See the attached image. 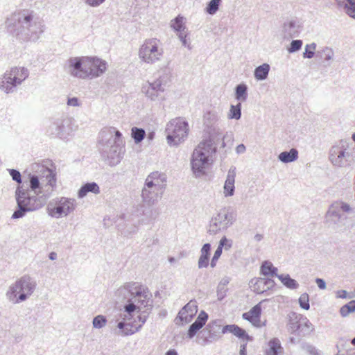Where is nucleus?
I'll list each match as a JSON object with an SVG mask.
<instances>
[{
	"label": "nucleus",
	"instance_id": "1",
	"mask_svg": "<svg viewBox=\"0 0 355 355\" xmlns=\"http://www.w3.org/2000/svg\"><path fill=\"white\" fill-rule=\"evenodd\" d=\"M31 172L24 175L21 184L15 191L17 207L12 214V218H23L26 213L42 208L50 196V192L44 191V185L53 187L56 184L55 174L44 165L34 163L31 166Z\"/></svg>",
	"mask_w": 355,
	"mask_h": 355
},
{
	"label": "nucleus",
	"instance_id": "2",
	"mask_svg": "<svg viewBox=\"0 0 355 355\" xmlns=\"http://www.w3.org/2000/svg\"><path fill=\"white\" fill-rule=\"evenodd\" d=\"M7 31L19 40L37 41L44 32V24L33 10H23L6 18Z\"/></svg>",
	"mask_w": 355,
	"mask_h": 355
},
{
	"label": "nucleus",
	"instance_id": "3",
	"mask_svg": "<svg viewBox=\"0 0 355 355\" xmlns=\"http://www.w3.org/2000/svg\"><path fill=\"white\" fill-rule=\"evenodd\" d=\"M98 148L103 159L108 165L116 166L125 153V142L122 134L114 127L102 129L98 135Z\"/></svg>",
	"mask_w": 355,
	"mask_h": 355
},
{
	"label": "nucleus",
	"instance_id": "4",
	"mask_svg": "<svg viewBox=\"0 0 355 355\" xmlns=\"http://www.w3.org/2000/svg\"><path fill=\"white\" fill-rule=\"evenodd\" d=\"M353 215H355V206L337 200L329 206L324 216V223L329 229L344 232L349 227V216Z\"/></svg>",
	"mask_w": 355,
	"mask_h": 355
},
{
	"label": "nucleus",
	"instance_id": "5",
	"mask_svg": "<svg viewBox=\"0 0 355 355\" xmlns=\"http://www.w3.org/2000/svg\"><path fill=\"white\" fill-rule=\"evenodd\" d=\"M216 153V147L211 139L200 142L194 149L191 157V168L195 178H200L207 174L212 164V156Z\"/></svg>",
	"mask_w": 355,
	"mask_h": 355
},
{
	"label": "nucleus",
	"instance_id": "6",
	"mask_svg": "<svg viewBox=\"0 0 355 355\" xmlns=\"http://www.w3.org/2000/svg\"><path fill=\"white\" fill-rule=\"evenodd\" d=\"M166 177L158 171L151 173L146 179L141 191L143 202L155 204L162 198L166 189Z\"/></svg>",
	"mask_w": 355,
	"mask_h": 355
},
{
	"label": "nucleus",
	"instance_id": "7",
	"mask_svg": "<svg viewBox=\"0 0 355 355\" xmlns=\"http://www.w3.org/2000/svg\"><path fill=\"white\" fill-rule=\"evenodd\" d=\"M36 287L37 282L33 277L24 275L9 286L6 296L10 302L19 304L29 298Z\"/></svg>",
	"mask_w": 355,
	"mask_h": 355
},
{
	"label": "nucleus",
	"instance_id": "8",
	"mask_svg": "<svg viewBox=\"0 0 355 355\" xmlns=\"http://www.w3.org/2000/svg\"><path fill=\"white\" fill-rule=\"evenodd\" d=\"M118 295L123 296V298L132 297L134 302L138 306V311L144 307L153 306V300L151 299V294L141 285L137 283L129 282L120 287L117 291Z\"/></svg>",
	"mask_w": 355,
	"mask_h": 355
},
{
	"label": "nucleus",
	"instance_id": "9",
	"mask_svg": "<svg viewBox=\"0 0 355 355\" xmlns=\"http://www.w3.org/2000/svg\"><path fill=\"white\" fill-rule=\"evenodd\" d=\"M29 76V71L24 67H15L6 71L0 82V89L6 94L12 93Z\"/></svg>",
	"mask_w": 355,
	"mask_h": 355
},
{
	"label": "nucleus",
	"instance_id": "10",
	"mask_svg": "<svg viewBox=\"0 0 355 355\" xmlns=\"http://www.w3.org/2000/svg\"><path fill=\"white\" fill-rule=\"evenodd\" d=\"M166 132L168 144L176 146L187 137L188 122L182 118L173 119L167 124Z\"/></svg>",
	"mask_w": 355,
	"mask_h": 355
},
{
	"label": "nucleus",
	"instance_id": "11",
	"mask_svg": "<svg viewBox=\"0 0 355 355\" xmlns=\"http://www.w3.org/2000/svg\"><path fill=\"white\" fill-rule=\"evenodd\" d=\"M236 218V213L231 207L220 209L217 214L211 218L207 232L215 234L218 232L230 227Z\"/></svg>",
	"mask_w": 355,
	"mask_h": 355
},
{
	"label": "nucleus",
	"instance_id": "12",
	"mask_svg": "<svg viewBox=\"0 0 355 355\" xmlns=\"http://www.w3.org/2000/svg\"><path fill=\"white\" fill-rule=\"evenodd\" d=\"M74 198L60 197L52 199L47 205V212L49 216L55 218L66 217L72 213L76 207Z\"/></svg>",
	"mask_w": 355,
	"mask_h": 355
},
{
	"label": "nucleus",
	"instance_id": "13",
	"mask_svg": "<svg viewBox=\"0 0 355 355\" xmlns=\"http://www.w3.org/2000/svg\"><path fill=\"white\" fill-rule=\"evenodd\" d=\"M329 159L333 165L338 167L350 165L354 162V156L347 141L340 140L331 148Z\"/></svg>",
	"mask_w": 355,
	"mask_h": 355
},
{
	"label": "nucleus",
	"instance_id": "14",
	"mask_svg": "<svg viewBox=\"0 0 355 355\" xmlns=\"http://www.w3.org/2000/svg\"><path fill=\"white\" fill-rule=\"evenodd\" d=\"M162 49H159L156 39L146 40L139 49V58L145 62L153 64L159 60Z\"/></svg>",
	"mask_w": 355,
	"mask_h": 355
},
{
	"label": "nucleus",
	"instance_id": "15",
	"mask_svg": "<svg viewBox=\"0 0 355 355\" xmlns=\"http://www.w3.org/2000/svg\"><path fill=\"white\" fill-rule=\"evenodd\" d=\"M70 130L69 119L58 118L51 123L47 131L53 137L65 139L69 135Z\"/></svg>",
	"mask_w": 355,
	"mask_h": 355
},
{
	"label": "nucleus",
	"instance_id": "16",
	"mask_svg": "<svg viewBox=\"0 0 355 355\" xmlns=\"http://www.w3.org/2000/svg\"><path fill=\"white\" fill-rule=\"evenodd\" d=\"M165 88L162 86L160 81H153L148 83L142 87V92L151 101H163L164 99Z\"/></svg>",
	"mask_w": 355,
	"mask_h": 355
},
{
	"label": "nucleus",
	"instance_id": "17",
	"mask_svg": "<svg viewBox=\"0 0 355 355\" xmlns=\"http://www.w3.org/2000/svg\"><path fill=\"white\" fill-rule=\"evenodd\" d=\"M198 311V305L196 300L189 302L179 312L175 318L176 324H182L189 323Z\"/></svg>",
	"mask_w": 355,
	"mask_h": 355
},
{
	"label": "nucleus",
	"instance_id": "18",
	"mask_svg": "<svg viewBox=\"0 0 355 355\" xmlns=\"http://www.w3.org/2000/svg\"><path fill=\"white\" fill-rule=\"evenodd\" d=\"M268 300H263L254 306H253L249 311L243 313L242 317L244 320L249 321L252 326L260 328L266 326V321L261 322V303L267 301Z\"/></svg>",
	"mask_w": 355,
	"mask_h": 355
},
{
	"label": "nucleus",
	"instance_id": "19",
	"mask_svg": "<svg viewBox=\"0 0 355 355\" xmlns=\"http://www.w3.org/2000/svg\"><path fill=\"white\" fill-rule=\"evenodd\" d=\"M154 204L147 205L143 202L137 208V216H141L142 218L141 220L144 223H149L155 220L159 214L157 208L153 207Z\"/></svg>",
	"mask_w": 355,
	"mask_h": 355
},
{
	"label": "nucleus",
	"instance_id": "20",
	"mask_svg": "<svg viewBox=\"0 0 355 355\" xmlns=\"http://www.w3.org/2000/svg\"><path fill=\"white\" fill-rule=\"evenodd\" d=\"M275 284V282L269 278H254L250 282L252 290L257 294L263 293L272 288Z\"/></svg>",
	"mask_w": 355,
	"mask_h": 355
},
{
	"label": "nucleus",
	"instance_id": "21",
	"mask_svg": "<svg viewBox=\"0 0 355 355\" xmlns=\"http://www.w3.org/2000/svg\"><path fill=\"white\" fill-rule=\"evenodd\" d=\"M82 57H71L67 61V72L73 77L80 78L82 72Z\"/></svg>",
	"mask_w": 355,
	"mask_h": 355
},
{
	"label": "nucleus",
	"instance_id": "22",
	"mask_svg": "<svg viewBox=\"0 0 355 355\" xmlns=\"http://www.w3.org/2000/svg\"><path fill=\"white\" fill-rule=\"evenodd\" d=\"M301 27L302 25L299 20L291 19L284 23L282 31L286 37L292 38L298 36Z\"/></svg>",
	"mask_w": 355,
	"mask_h": 355
},
{
	"label": "nucleus",
	"instance_id": "23",
	"mask_svg": "<svg viewBox=\"0 0 355 355\" xmlns=\"http://www.w3.org/2000/svg\"><path fill=\"white\" fill-rule=\"evenodd\" d=\"M227 332L232 333L237 338L241 339L244 343H248V341L252 340V337L250 336L244 329L236 324H227L224 326L222 329V333L226 334Z\"/></svg>",
	"mask_w": 355,
	"mask_h": 355
},
{
	"label": "nucleus",
	"instance_id": "24",
	"mask_svg": "<svg viewBox=\"0 0 355 355\" xmlns=\"http://www.w3.org/2000/svg\"><path fill=\"white\" fill-rule=\"evenodd\" d=\"M227 332L232 333L237 338L241 339L244 343H248V341L252 340V337L250 336L244 329L236 324H227L224 326L222 329V333L226 334Z\"/></svg>",
	"mask_w": 355,
	"mask_h": 355
},
{
	"label": "nucleus",
	"instance_id": "25",
	"mask_svg": "<svg viewBox=\"0 0 355 355\" xmlns=\"http://www.w3.org/2000/svg\"><path fill=\"white\" fill-rule=\"evenodd\" d=\"M236 168L232 167L227 173V175L223 187L224 196L225 197L232 196L234 193L235 187Z\"/></svg>",
	"mask_w": 355,
	"mask_h": 355
},
{
	"label": "nucleus",
	"instance_id": "26",
	"mask_svg": "<svg viewBox=\"0 0 355 355\" xmlns=\"http://www.w3.org/2000/svg\"><path fill=\"white\" fill-rule=\"evenodd\" d=\"M92 78L99 77L106 70V62L98 58L91 57Z\"/></svg>",
	"mask_w": 355,
	"mask_h": 355
},
{
	"label": "nucleus",
	"instance_id": "27",
	"mask_svg": "<svg viewBox=\"0 0 355 355\" xmlns=\"http://www.w3.org/2000/svg\"><path fill=\"white\" fill-rule=\"evenodd\" d=\"M89 193L94 194H98L100 193V188L97 183L91 182L83 184L78 191V197L80 199L83 198Z\"/></svg>",
	"mask_w": 355,
	"mask_h": 355
},
{
	"label": "nucleus",
	"instance_id": "28",
	"mask_svg": "<svg viewBox=\"0 0 355 355\" xmlns=\"http://www.w3.org/2000/svg\"><path fill=\"white\" fill-rule=\"evenodd\" d=\"M301 317V315H298L295 313H291L288 315V322L287 324V329L291 334L300 332Z\"/></svg>",
	"mask_w": 355,
	"mask_h": 355
},
{
	"label": "nucleus",
	"instance_id": "29",
	"mask_svg": "<svg viewBox=\"0 0 355 355\" xmlns=\"http://www.w3.org/2000/svg\"><path fill=\"white\" fill-rule=\"evenodd\" d=\"M284 349L281 345L280 340L274 338L268 343V348L266 351V355H283Z\"/></svg>",
	"mask_w": 355,
	"mask_h": 355
},
{
	"label": "nucleus",
	"instance_id": "30",
	"mask_svg": "<svg viewBox=\"0 0 355 355\" xmlns=\"http://www.w3.org/2000/svg\"><path fill=\"white\" fill-rule=\"evenodd\" d=\"M298 158V150L293 148L288 151H283L278 155V159L283 163H291Z\"/></svg>",
	"mask_w": 355,
	"mask_h": 355
},
{
	"label": "nucleus",
	"instance_id": "31",
	"mask_svg": "<svg viewBox=\"0 0 355 355\" xmlns=\"http://www.w3.org/2000/svg\"><path fill=\"white\" fill-rule=\"evenodd\" d=\"M91 57L88 56H83L82 60V72H81V79H92V64H91Z\"/></svg>",
	"mask_w": 355,
	"mask_h": 355
},
{
	"label": "nucleus",
	"instance_id": "32",
	"mask_svg": "<svg viewBox=\"0 0 355 355\" xmlns=\"http://www.w3.org/2000/svg\"><path fill=\"white\" fill-rule=\"evenodd\" d=\"M270 69V65L267 63L257 67L254 71L255 79L257 80H266L268 76Z\"/></svg>",
	"mask_w": 355,
	"mask_h": 355
},
{
	"label": "nucleus",
	"instance_id": "33",
	"mask_svg": "<svg viewBox=\"0 0 355 355\" xmlns=\"http://www.w3.org/2000/svg\"><path fill=\"white\" fill-rule=\"evenodd\" d=\"M235 98L241 102H244L248 98V86L245 83H240L235 87Z\"/></svg>",
	"mask_w": 355,
	"mask_h": 355
},
{
	"label": "nucleus",
	"instance_id": "34",
	"mask_svg": "<svg viewBox=\"0 0 355 355\" xmlns=\"http://www.w3.org/2000/svg\"><path fill=\"white\" fill-rule=\"evenodd\" d=\"M210 247L211 245H203L201 250V255L198 263L199 268L207 267L210 256Z\"/></svg>",
	"mask_w": 355,
	"mask_h": 355
},
{
	"label": "nucleus",
	"instance_id": "35",
	"mask_svg": "<svg viewBox=\"0 0 355 355\" xmlns=\"http://www.w3.org/2000/svg\"><path fill=\"white\" fill-rule=\"evenodd\" d=\"M334 55V52L333 49L329 47H324L322 50L318 51L316 53V57L324 60V61L327 62L325 66L330 65V61L332 60Z\"/></svg>",
	"mask_w": 355,
	"mask_h": 355
},
{
	"label": "nucleus",
	"instance_id": "36",
	"mask_svg": "<svg viewBox=\"0 0 355 355\" xmlns=\"http://www.w3.org/2000/svg\"><path fill=\"white\" fill-rule=\"evenodd\" d=\"M281 282L288 288L297 289L299 284L296 280L292 279L289 275H280L277 276Z\"/></svg>",
	"mask_w": 355,
	"mask_h": 355
},
{
	"label": "nucleus",
	"instance_id": "37",
	"mask_svg": "<svg viewBox=\"0 0 355 355\" xmlns=\"http://www.w3.org/2000/svg\"><path fill=\"white\" fill-rule=\"evenodd\" d=\"M277 268L274 267L272 263L268 261H265L261 266V272L265 276L277 277Z\"/></svg>",
	"mask_w": 355,
	"mask_h": 355
},
{
	"label": "nucleus",
	"instance_id": "38",
	"mask_svg": "<svg viewBox=\"0 0 355 355\" xmlns=\"http://www.w3.org/2000/svg\"><path fill=\"white\" fill-rule=\"evenodd\" d=\"M171 26L177 33L184 31L186 30V26L184 23V17L180 15L176 17L171 21Z\"/></svg>",
	"mask_w": 355,
	"mask_h": 355
},
{
	"label": "nucleus",
	"instance_id": "39",
	"mask_svg": "<svg viewBox=\"0 0 355 355\" xmlns=\"http://www.w3.org/2000/svg\"><path fill=\"white\" fill-rule=\"evenodd\" d=\"M140 330V327H136L134 324L126 323L123 330L119 331L116 334L121 336H127L134 334Z\"/></svg>",
	"mask_w": 355,
	"mask_h": 355
},
{
	"label": "nucleus",
	"instance_id": "40",
	"mask_svg": "<svg viewBox=\"0 0 355 355\" xmlns=\"http://www.w3.org/2000/svg\"><path fill=\"white\" fill-rule=\"evenodd\" d=\"M313 330V326L306 317H301V322L300 326V332L303 334H309Z\"/></svg>",
	"mask_w": 355,
	"mask_h": 355
},
{
	"label": "nucleus",
	"instance_id": "41",
	"mask_svg": "<svg viewBox=\"0 0 355 355\" xmlns=\"http://www.w3.org/2000/svg\"><path fill=\"white\" fill-rule=\"evenodd\" d=\"M159 73H161V71ZM170 77L171 71L168 68L165 67L162 71V74H159L158 78L155 81H160L162 83V86L164 87V88H165V87L170 81Z\"/></svg>",
	"mask_w": 355,
	"mask_h": 355
},
{
	"label": "nucleus",
	"instance_id": "42",
	"mask_svg": "<svg viewBox=\"0 0 355 355\" xmlns=\"http://www.w3.org/2000/svg\"><path fill=\"white\" fill-rule=\"evenodd\" d=\"M221 1V0H210L205 8L206 12L211 15L216 14L219 9Z\"/></svg>",
	"mask_w": 355,
	"mask_h": 355
},
{
	"label": "nucleus",
	"instance_id": "43",
	"mask_svg": "<svg viewBox=\"0 0 355 355\" xmlns=\"http://www.w3.org/2000/svg\"><path fill=\"white\" fill-rule=\"evenodd\" d=\"M131 135L135 142L139 144L144 139L146 133L143 129L135 127L132 129Z\"/></svg>",
	"mask_w": 355,
	"mask_h": 355
},
{
	"label": "nucleus",
	"instance_id": "44",
	"mask_svg": "<svg viewBox=\"0 0 355 355\" xmlns=\"http://www.w3.org/2000/svg\"><path fill=\"white\" fill-rule=\"evenodd\" d=\"M124 309L128 315H125L123 319L125 320H129L132 317V313L138 309V306L135 302H134V300L131 298L130 300V303L125 305Z\"/></svg>",
	"mask_w": 355,
	"mask_h": 355
},
{
	"label": "nucleus",
	"instance_id": "45",
	"mask_svg": "<svg viewBox=\"0 0 355 355\" xmlns=\"http://www.w3.org/2000/svg\"><path fill=\"white\" fill-rule=\"evenodd\" d=\"M107 318L103 315H98L94 318L92 321L93 327L95 329H102L107 324Z\"/></svg>",
	"mask_w": 355,
	"mask_h": 355
},
{
	"label": "nucleus",
	"instance_id": "46",
	"mask_svg": "<svg viewBox=\"0 0 355 355\" xmlns=\"http://www.w3.org/2000/svg\"><path fill=\"white\" fill-rule=\"evenodd\" d=\"M241 116V103H239L237 105H232L230 107L229 118L239 119Z\"/></svg>",
	"mask_w": 355,
	"mask_h": 355
},
{
	"label": "nucleus",
	"instance_id": "47",
	"mask_svg": "<svg viewBox=\"0 0 355 355\" xmlns=\"http://www.w3.org/2000/svg\"><path fill=\"white\" fill-rule=\"evenodd\" d=\"M355 311V300H352L340 308V313L343 317H346L350 313Z\"/></svg>",
	"mask_w": 355,
	"mask_h": 355
},
{
	"label": "nucleus",
	"instance_id": "48",
	"mask_svg": "<svg viewBox=\"0 0 355 355\" xmlns=\"http://www.w3.org/2000/svg\"><path fill=\"white\" fill-rule=\"evenodd\" d=\"M316 46V44L314 42L309 44H306L305 46V51L303 53V58L309 59L312 58L315 55Z\"/></svg>",
	"mask_w": 355,
	"mask_h": 355
},
{
	"label": "nucleus",
	"instance_id": "49",
	"mask_svg": "<svg viewBox=\"0 0 355 355\" xmlns=\"http://www.w3.org/2000/svg\"><path fill=\"white\" fill-rule=\"evenodd\" d=\"M299 304L301 308L309 310L310 308L309 296L306 293L302 294L299 298Z\"/></svg>",
	"mask_w": 355,
	"mask_h": 355
},
{
	"label": "nucleus",
	"instance_id": "50",
	"mask_svg": "<svg viewBox=\"0 0 355 355\" xmlns=\"http://www.w3.org/2000/svg\"><path fill=\"white\" fill-rule=\"evenodd\" d=\"M303 42L301 40H292L290 46L288 48V51L290 53H295L301 49Z\"/></svg>",
	"mask_w": 355,
	"mask_h": 355
},
{
	"label": "nucleus",
	"instance_id": "51",
	"mask_svg": "<svg viewBox=\"0 0 355 355\" xmlns=\"http://www.w3.org/2000/svg\"><path fill=\"white\" fill-rule=\"evenodd\" d=\"M207 319V313L204 311H201L193 324H197V326H199V327L202 328L205 324Z\"/></svg>",
	"mask_w": 355,
	"mask_h": 355
},
{
	"label": "nucleus",
	"instance_id": "52",
	"mask_svg": "<svg viewBox=\"0 0 355 355\" xmlns=\"http://www.w3.org/2000/svg\"><path fill=\"white\" fill-rule=\"evenodd\" d=\"M8 172L12 180L15 181L19 184H21L23 183L21 175L19 171L12 168L8 169Z\"/></svg>",
	"mask_w": 355,
	"mask_h": 355
},
{
	"label": "nucleus",
	"instance_id": "53",
	"mask_svg": "<svg viewBox=\"0 0 355 355\" xmlns=\"http://www.w3.org/2000/svg\"><path fill=\"white\" fill-rule=\"evenodd\" d=\"M224 245H218V248L215 251L214 255L211 259V267L214 268L216 266V261L218 259V258L220 257L222 253L223 247Z\"/></svg>",
	"mask_w": 355,
	"mask_h": 355
},
{
	"label": "nucleus",
	"instance_id": "54",
	"mask_svg": "<svg viewBox=\"0 0 355 355\" xmlns=\"http://www.w3.org/2000/svg\"><path fill=\"white\" fill-rule=\"evenodd\" d=\"M216 116L214 114L211 112H207L204 116V123L207 127H210L212 125L214 121L215 120Z\"/></svg>",
	"mask_w": 355,
	"mask_h": 355
},
{
	"label": "nucleus",
	"instance_id": "55",
	"mask_svg": "<svg viewBox=\"0 0 355 355\" xmlns=\"http://www.w3.org/2000/svg\"><path fill=\"white\" fill-rule=\"evenodd\" d=\"M305 349L309 355H323L321 351L311 345H307L305 347Z\"/></svg>",
	"mask_w": 355,
	"mask_h": 355
},
{
	"label": "nucleus",
	"instance_id": "56",
	"mask_svg": "<svg viewBox=\"0 0 355 355\" xmlns=\"http://www.w3.org/2000/svg\"><path fill=\"white\" fill-rule=\"evenodd\" d=\"M201 328L199 327V326H197V324H192L190 327H189V329L188 330V333H187V335H188V337L189 338H192L196 334L197 332Z\"/></svg>",
	"mask_w": 355,
	"mask_h": 355
},
{
	"label": "nucleus",
	"instance_id": "57",
	"mask_svg": "<svg viewBox=\"0 0 355 355\" xmlns=\"http://www.w3.org/2000/svg\"><path fill=\"white\" fill-rule=\"evenodd\" d=\"M178 37L180 40L182 42V44L184 46H189V45L187 44V40L186 39L187 33L186 31H180L178 33Z\"/></svg>",
	"mask_w": 355,
	"mask_h": 355
},
{
	"label": "nucleus",
	"instance_id": "58",
	"mask_svg": "<svg viewBox=\"0 0 355 355\" xmlns=\"http://www.w3.org/2000/svg\"><path fill=\"white\" fill-rule=\"evenodd\" d=\"M84 1L91 7H98L103 3L105 0H84Z\"/></svg>",
	"mask_w": 355,
	"mask_h": 355
},
{
	"label": "nucleus",
	"instance_id": "59",
	"mask_svg": "<svg viewBox=\"0 0 355 355\" xmlns=\"http://www.w3.org/2000/svg\"><path fill=\"white\" fill-rule=\"evenodd\" d=\"M67 105L69 106L77 107L80 105L79 99L77 97L68 98Z\"/></svg>",
	"mask_w": 355,
	"mask_h": 355
},
{
	"label": "nucleus",
	"instance_id": "60",
	"mask_svg": "<svg viewBox=\"0 0 355 355\" xmlns=\"http://www.w3.org/2000/svg\"><path fill=\"white\" fill-rule=\"evenodd\" d=\"M315 283L318 288L321 290H324L327 288L326 283L323 279L316 278Z\"/></svg>",
	"mask_w": 355,
	"mask_h": 355
},
{
	"label": "nucleus",
	"instance_id": "61",
	"mask_svg": "<svg viewBox=\"0 0 355 355\" xmlns=\"http://www.w3.org/2000/svg\"><path fill=\"white\" fill-rule=\"evenodd\" d=\"M226 291H227L226 288L218 286L217 294H218V297L219 299L221 300L225 297Z\"/></svg>",
	"mask_w": 355,
	"mask_h": 355
},
{
	"label": "nucleus",
	"instance_id": "62",
	"mask_svg": "<svg viewBox=\"0 0 355 355\" xmlns=\"http://www.w3.org/2000/svg\"><path fill=\"white\" fill-rule=\"evenodd\" d=\"M136 230H137V227L134 225L133 227H131L130 228H125L122 232V234H124L125 236H128L131 233L136 232Z\"/></svg>",
	"mask_w": 355,
	"mask_h": 355
},
{
	"label": "nucleus",
	"instance_id": "63",
	"mask_svg": "<svg viewBox=\"0 0 355 355\" xmlns=\"http://www.w3.org/2000/svg\"><path fill=\"white\" fill-rule=\"evenodd\" d=\"M336 297L342 299L347 298V292L345 290H339L336 292Z\"/></svg>",
	"mask_w": 355,
	"mask_h": 355
},
{
	"label": "nucleus",
	"instance_id": "64",
	"mask_svg": "<svg viewBox=\"0 0 355 355\" xmlns=\"http://www.w3.org/2000/svg\"><path fill=\"white\" fill-rule=\"evenodd\" d=\"M239 355H247V343H243L241 345Z\"/></svg>",
	"mask_w": 355,
	"mask_h": 355
}]
</instances>
